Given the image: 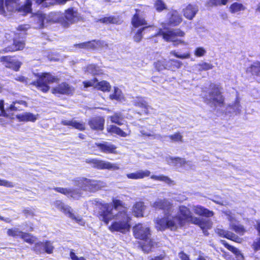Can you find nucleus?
<instances>
[{
  "label": "nucleus",
  "instance_id": "nucleus-52",
  "mask_svg": "<svg viewBox=\"0 0 260 260\" xmlns=\"http://www.w3.org/2000/svg\"><path fill=\"white\" fill-rule=\"evenodd\" d=\"M169 138L174 142H182V136L179 132H176L173 135L169 136Z\"/></svg>",
  "mask_w": 260,
  "mask_h": 260
},
{
  "label": "nucleus",
  "instance_id": "nucleus-15",
  "mask_svg": "<svg viewBox=\"0 0 260 260\" xmlns=\"http://www.w3.org/2000/svg\"><path fill=\"white\" fill-rule=\"evenodd\" d=\"M105 120L104 117L96 116L89 119L88 124L90 129L95 131H103L105 127Z\"/></svg>",
  "mask_w": 260,
  "mask_h": 260
},
{
  "label": "nucleus",
  "instance_id": "nucleus-34",
  "mask_svg": "<svg viewBox=\"0 0 260 260\" xmlns=\"http://www.w3.org/2000/svg\"><path fill=\"white\" fill-rule=\"evenodd\" d=\"M153 66L158 72L167 70V60L165 59L158 60L154 62Z\"/></svg>",
  "mask_w": 260,
  "mask_h": 260
},
{
  "label": "nucleus",
  "instance_id": "nucleus-61",
  "mask_svg": "<svg viewBox=\"0 0 260 260\" xmlns=\"http://www.w3.org/2000/svg\"><path fill=\"white\" fill-rule=\"evenodd\" d=\"M20 231H19L18 230L15 229H9L7 230V233L8 236L12 237H15L18 236V234H20Z\"/></svg>",
  "mask_w": 260,
  "mask_h": 260
},
{
  "label": "nucleus",
  "instance_id": "nucleus-37",
  "mask_svg": "<svg viewBox=\"0 0 260 260\" xmlns=\"http://www.w3.org/2000/svg\"><path fill=\"white\" fill-rule=\"evenodd\" d=\"M227 2L228 0H207L205 5L208 8H212L218 6L225 5Z\"/></svg>",
  "mask_w": 260,
  "mask_h": 260
},
{
  "label": "nucleus",
  "instance_id": "nucleus-49",
  "mask_svg": "<svg viewBox=\"0 0 260 260\" xmlns=\"http://www.w3.org/2000/svg\"><path fill=\"white\" fill-rule=\"evenodd\" d=\"M170 159L175 165L180 164L181 166H184L187 164V161L184 158L180 157H171Z\"/></svg>",
  "mask_w": 260,
  "mask_h": 260
},
{
  "label": "nucleus",
  "instance_id": "nucleus-22",
  "mask_svg": "<svg viewBox=\"0 0 260 260\" xmlns=\"http://www.w3.org/2000/svg\"><path fill=\"white\" fill-rule=\"evenodd\" d=\"M198 11L197 5L189 4L182 10V13L187 19L191 20L195 17Z\"/></svg>",
  "mask_w": 260,
  "mask_h": 260
},
{
  "label": "nucleus",
  "instance_id": "nucleus-43",
  "mask_svg": "<svg viewBox=\"0 0 260 260\" xmlns=\"http://www.w3.org/2000/svg\"><path fill=\"white\" fill-rule=\"evenodd\" d=\"M229 247V250L232 251L233 253L234 254L235 257L236 258V260H243L244 257L243 255L241 254L240 251L237 249L236 248L234 247L233 246L230 245L229 244L228 246Z\"/></svg>",
  "mask_w": 260,
  "mask_h": 260
},
{
  "label": "nucleus",
  "instance_id": "nucleus-48",
  "mask_svg": "<svg viewBox=\"0 0 260 260\" xmlns=\"http://www.w3.org/2000/svg\"><path fill=\"white\" fill-rule=\"evenodd\" d=\"M54 247L52 245L51 242L48 240H46L44 243L43 249L44 252L48 253L51 254L53 253Z\"/></svg>",
  "mask_w": 260,
  "mask_h": 260
},
{
  "label": "nucleus",
  "instance_id": "nucleus-25",
  "mask_svg": "<svg viewBox=\"0 0 260 260\" xmlns=\"http://www.w3.org/2000/svg\"><path fill=\"white\" fill-rule=\"evenodd\" d=\"M193 211L196 214L205 217H211L214 214L212 211L209 210L207 208L200 205L194 206Z\"/></svg>",
  "mask_w": 260,
  "mask_h": 260
},
{
  "label": "nucleus",
  "instance_id": "nucleus-36",
  "mask_svg": "<svg viewBox=\"0 0 260 260\" xmlns=\"http://www.w3.org/2000/svg\"><path fill=\"white\" fill-rule=\"evenodd\" d=\"M87 70L93 76L103 74V72L100 67L94 64H88L87 67Z\"/></svg>",
  "mask_w": 260,
  "mask_h": 260
},
{
  "label": "nucleus",
  "instance_id": "nucleus-60",
  "mask_svg": "<svg viewBox=\"0 0 260 260\" xmlns=\"http://www.w3.org/2000/svg\"><path fill=\"white\" fill-rule=\"evenodd\" d=\"M3 51L4 53L16 52V49H15L13 43H12L10 45L5 46L3 49Z\"/></svg>",
  "mask_w": 260,
  "mask_h": 260
},
{
  "label": "nucleus",
  "instance_id": "nucleus-19",
  "mask_svg": "<svg viewBox=\"0 0 260 260\" xmlns=\"http://www.w3.org/2000/svg\"><path fill=\"white\" fill-rule=\"evenodd\" d=\"M182 22L181 15L176 10H172L169 14L167 24L170 26L175 27L179 25Z\"/></svg>",
  "mask_w": 260,
  "mask_h": 260
},
{
  "label": "nucleus",
  "instance_id": "nucleus-50",
  "mask_svg": "<svg viewBox=\"0 0 260 260\" xmlns=\"http://www.w3.org/2000/svg\"><path fill=\"white\" fill-rule=\"evenodd\" d=\"M44 242L39 241L36 243L33 247L32 250L37 253V254H41V253H43L42 251V249L43 248Z\"/></svg>",
  "mask_w": 260,
  "mask_h": 260
},
{
  "label": "nucleus",
  "instance_id": "nucleus-59",
  "mask_svg": "<svg viewBox=\"0 0 260 260\" xmlns=\"http://www.w3.org/2000/svg\"><path fill=\"white\" fill-rule=\"evenodd\" d=\"M215 233L220 237L228 238V232L222 229L217 228Z\"/></svg>",
  "mask_w": 260,
  "mask_h": 260
},
{
  "label": "nucleus",
  "instance_id": "nucleus-11",
  "mask_svg": "<svg viewBox=\"0 0 260 260\" xmlns=\"http://www.w3.org/2000/svg\"><path fill=\"white\" fill-rule=\"evenodd\" d=\"M103 42L99 40H92L90 41L75 44L73 47L78 49H85L87 50H94L102 47Z\"/></svg>",
  "mask_w": 260,
  "mask_h": 260
},
{
  "label": "nucleus",
  "instance_id": "nucleus-12",
  "mask_svg": "<svg viewBox=\"0 0 260 260\" xmlns=\"http://www.w3.org/2000/svg\"><path fill=\"white\" fill-rule=\"evenodd\" d=\"M54 94L72 95L74 92V88L66 82H61L51 89Z\"/></svg>",
  "mask_w": 260,
  "mask_h": 260
},
{
  "label": "nucleus",
  "instance_id": "nucleus-10",
  "mask_svg": "<svg viewBox=\"0 0 260 260\" xmlns=\"http://www.w3.org/2000/svg\"><path fill=\"white\" fill-rule=\"evenodd\" d=\"M13 120V115L10 113L8 107L5 108V102L3 99L0 100V124L6 126L10 123Z\"/></svg>",
  "mask_w": 260,
  "mask_h": 260
},
{
  "label": "nucleus",
  "instance_id": "nucleus-64",
  "mask_svg": "<svg viewBox=\"0 0 260 260\" xmlns=\"http://www.w3.org/2000/svg\"><path fill=\"white\" fill-rule=\"evenodd\" d=\"M70 256L72 260H86L83 256L78 257L73 250L70 252Z\"/></svg>",
  "mask_w": 260,
  "mask_h": 260
},
{
  "label": "nucleus",
  "instance_id": "nucleus-17",
  "mask_svg": "<svg viewBox=\"0 0 260 260\" xmlns=\"http://www.w3.org/2000/svg\"><path fill=\"white\" fill-rule=\"evenodd\" d=\"M53 189L58 193L66 196L68 198L78 199L81 196V192L77 188L55 187Z\"/></svg>",
  "mask_w": 260,
  "mask_h": 260
},
{
  "label": "nucleus",
  "instance_id": "nucleus-32",
  "mask_svg": "<svg viewBox=\"0 0 260 260\" xmlns=\"http://www.w3.org/2000/svg\"><path fill=\"white\" fill-rule=\"evenodd\" d=\"M4 1L5 7L8 11L16 12L20 0H4Z\"/></svg>",
  "mask_w": 260,
  "mask_h": 260
},
{
  "label": "nucleus",
  "instance_id": "nucleus-46",
  "mask_svg": "<svg viewBox=\"0 0 260 260\" xmlns=\"http://www.w3.org/2000/svg\"><path fill=\"white\" fill-rule=\"evenodd\" d=\"M244 9L245 7L242 4L238 3H234L230 7V10L232 13H237Z\"/></svg>",
  "mask_w": 260,
  "mask_h": 260
},
{
  "label": "nucleus",
  "instance_id": "nucleus-51",
  "mask_svg": "<svg viewBox=\"0 0 260 260\" xmlns=\"http://www.w3.org/2000/svg\"><path fill=\"white\" fill-rule=\"evenodd\" d=\"M78 182L79 183L81 184L82 187L88 189L89 184L92 181L91 179H89L85 177H82L79 179Z\"/></svg>",
  "mask_w": 260,
  "mask_h": 260
},
{
  "label": "nucleus",
  "instance_id": "nucleus-5",
  "mask_svg": "<svg viewBox=\"0 0 260 260\" xmlns=\"http://www.w3.org/2000/svg\"><path fill=\"white\" fill-rule=\"evenodd\" d=\"M35 76L37 78V80L32 81L30 85L35 86L39 90L43 93L48 92L50 88L49 84L58 83L59 80L57 77L53 76L50 72L36 74Z\"/></svg>",
  "mask_w": 260,
  "mask_h": 260
},
{
  "label": "nucleus",
  "instance_id": "nucleus-55",
  "mask_svg": "<svg viewBox=\"0 0 260 260\" xmlns=\"http://www.w3.org/2000/svg\"><path fill=\"white\" fill-rule=\"evenodd\" d=\"M22 213L25 216V217H33L35 215V213L34 210L29 208H26L24 209L22 211Z\"/></svg>",
  "mask_w": 260,
  "mask_h": 260
},
{
  "label": "nucleus",
  "instance_id": "nucleus-54",
  "mask_svg": "<svg viewBox=\"0 0 260 260\" xmlns=\"http://www.w3.org/2000/svg\"><path fill=\"white\" fill-rule=\"evenodd\" d=\"M206 53V50L205 49V48H204L202 47H199L196 48L194 51V55L197 57L203 56Z\"/></svg>",
  "mask_w": 260,
  "mask_h": 260
},
{
  "label": "nucleus",
  "instance_id": "nucleus-30",
  "mask_svg": "<svg viewBox=\"0 0 260 260\" xmlns=\"http://www.w3.org/2000/svg\"><path fill=\"white\" fill-rule=\"evenodd\" d=\"M183 63L175 59H170L167 60V70L175 71L179 69L182 66Z\"/></svg>",
  "mask_w": 260,
  "mask_h": 260
},
{
  "label": "nucleus",
  "instance_id": "nucleus-24",
  "mask_svg": "<svg viewBox=\"0 0 260 260\" xmlns=\"http://www.w3.org/2000/svg\"><path fill=\"white\" fill-rule=\"evenodd\" d=\"M60 123L64 126H71L80 131H84L86 129L85 125L83 122L76 120H62L61 121Z\"/></svg>",
  "mask_w": 260,
  "mask_h": 260
},
{
  "label": "nucleus",
  "instance_id": "nucleus-28",
  "mask_svg": "<svg viewBox=\"0 0 260 260\" xmlns=\"http://www.w3.org/2000/svg\"><path fill=\"white\" fill-rule=\"evenodd\" d=\"M17 104L22 105L25 107L27 106V103L25 101L23 100H15L13 101L11 104L8 106V110L10 111V113H11L13 115V119H14V113L15 112L20 111L18 107L16 106Z\"/></svg>",
  "mask_w": 260,
  "mask_h": 260
},
{
  "label": "nucleus",
  "instance_id": "nucleus-4",
  "mask_svg": "<svg viewBox=\"0 0 260 260\" xmlns=\"http://www.w3.org/2000/svg\"><path fill=\"white\" fill-rule=\"evenodd\" d=\"M222 88L217 84H211L209 85L210 98L206 96L203 97V101L207 104L213 106L215 108L222 107L224 106V98L222 94Z\"/></svg>",
  "mask_w": 260,
  "mask_h": 260
},
{
  "label": "nucleus",
  "instance_id": "nucleus-35",
  "mask_svg": "<svg viewBox=\"0 0 260 260\" xmlns=\"http://www.w3.org/2000/svg\"><path fill=\"white\" fill-rule=\"evenodd\" d=\"M20 237L23 239L24 242L29 244L35 243L36 238L33 235L29 233L23 232H20Z\"/></svg>",
  "mask_w": 260,
  "mask_h": 260
},
{
  "label": "nucleus",
  "instance_id": "nucleus-29",
  "mask_svg": "<svg viewBox=\"0 0 260 260\" xmlns=\"http://www.w3.org/2000/svg\"><path fill=\"white\" fill-rule=\"evenodd\" d=\"M94 87L98 90H100L104 92H108L111 90V85L110 83L106 80L98 81L96 82Z\"/></svg>",
  "mask_w": 260,
  "mask_h": 260
},
{
  "label": "nucleus",
  "instance_id": "nucleus-8",
  "mask_svg": "<svg viewBox=\"0 0 260 260\" xmlns=\"http://www.w3.org/2000/svg\"><path fill=\"white\" fill-rule=\"evenodd\" d=\"M78 13L74 8H69L65 10L64 16L61 18L60 21L64 27H68L78 20Z\"/></svg>",
  "mask_w": 260,
  "mask_h": 260
},
{
  "label": "nucleus",
  "instance_id": "nucleus-39",
  "mask_svg": "<svg viewBox=\"0 0 260 260\" xmlns=\"http://www.w3.org/2000/svg\"><path fill=\"white\" fill-rule=\"evenodd\" d=\"M154 7L158 12L167 10V6L162 0H155L154 3Z\"/></svg>",
  "mask_w": 260,
  "mask_h": 260
},
{
  "label": "nucleus",
  "instance_id": "nucleus-14",
  "mask_svg": "<svg viewBox=\"0 0 260 260\" xmlns=\"http://www.w3.org/2000/svg\"><path fill=\"white\" fill-rule=\"evenodd\" d=\"M53 204L55 208L59 209L65 214L68 215L70 218L76 221L77 223H80L82 221V218L80 217H76L70 211L71 207L66 206L62 201L60 200H56L54 202Z\"/></svg>",
  "mask_w": 260,
  "mask_h": 260
},
{
  "label": "nucleus",
  "instance_id": "nucleus-58",
  "mask_svg": "<svg viewBox=\"0 0 260 260\" xmlns=\"http://www.w3.org/2000/svg\"><path fill=\"white\" fill-rule=\"evenodd\" d=\"M199 67L201 71H207L212 69L213 68V66L211 64L207 62L200 63L199 64Z\"/></svg>",
  "mask_w": 260,
  "mask_h": 260
},
{
  "label": "nucleus",
  "instance_id": "nucleus-38",
  "mask_svg": "<svg viewBox=\"0 0 260 260\" xmlns=\"http://www.w3.org/2000/svg\"><path fill=\"white\" fill-rule=\"evenodd\" d=\"M150 178L155 180V181H163L167 183L168 184L171 185L173 183V181L168 176L160 175H152L150 176Z\"/></svg>",
  "mask_w": 260,
  "mask_h": 260
},
{
  "label": "nucleus",
  "instance_id": "nucleus-16",
  "mask_svg": "<svg viewBox=\"0 0 260 260\" xmlns=\"http://www.w3.org/2000/svg\"><path fill=\"white\" fill-rule=\"evenodd\" d=\"M142 12L140 9H135V13L133 15L131 18V24L135 28L141 26H147V22L145 18L142 17Z\"/></svg>",
  "mask_w": 260,
  "mask_h": 260
},
{
  "label": "nucleus",
  "instance_id": "nucleus-6",
  "mask_svg": "<svg viewBox=\"0 0 260 260\" xmlns=\"http://www.w3.org/2000/svg\"><path fill=\"white\" fill-rule=\"evenodd\" d=\"M157 35L161 36L166 42H172L174 46L186 44V42L182 39L185 36V32L180 28L169 29L167 31L160 29Z\"/></svg>",
  "mask_w": 260,
  "mask_h": 260
},
{
  "label": "nucleus",
  "instance_id": "nucleus-26",
  "mask_svg": "<svg viewBox=\"0 0 260 260\" xmlns=\"http://www.w3.org/2000/svg\"><path fill=\"white\" fill-rule=\"evenodd\" d=\"M150 174V172L148 170H139L136 172L127 174L126 177L128 179L137 180L149 177Z\"/></svg>",
  "mask_w": 260,
  "mask_h": 260
},
{
  "label": "nucleus",
  "instance_id": "nucleus-53",
  "mask_svg": "<svg viewBox=\"0 0 260 260\" xmlns=\"http://www.w3.org/2000/svg\"><path fill=\"white\" fill-rule=\"evenodd\" d=\"M98 81L96 78H94L90 81H84L82 83L84 88H88L92 86H94L95 83Z\"/></svg>",
  "mask_w": 260,
  "mask_h": 260
},
{
  "label": "nucleus",
  "instance_id": "nucleus-23",
  "mask_svg": "<svg viewBox=\"0 0 260 260\" xmlns=\"http://www.w3.org/2000/svg\"><path fill=\"white\" fill-rule=\"evenodd\" d=\"M100 151L105 153H116V146L107 142L95 143Z\"/></svg>",
  "mask_w": 260,
  "mask_h": 260
},
{
  "label": "nucleus",
  "instance_id": "nucleus-40",
  "mask_svg": "<svg viewBox=\"0 0 260 260\" xmlns=\"http://www.w3.org/2000/svg\"><path fill=\"white\" fill-rule=\"evenodd\" d=\"M251 72L252 75L260 78V62H255L253 63L248 70Z\"/></svg>",
  "mask_w": 260,
  "mask_h": 260
},
{
  "label": "nucleus",
  "instance_id": "nucleus-62",
  "mask_svg": "<svg viewBox=\"0 0 260 260\" xmlns=\"http://www.w3.org/2000/svg\"><path fill=\"white\" fill-rule=\"evenodd\" d=\"M14 80L27 85L28 79L25 76L19 75L14 78Z\"/></svg>",
  "mask_w": 260,
  "mask_h": 260
},
{
  "label": "nucleus",
  "instance_id": "nucleus-57",
  "mask_svg": "<svg viewBox=\"0 0 260 260\" xmlns=\"http://www.w3.org/2000/svg\"><path fill=\"white\" fill-rule=\"evenodd\" d=\"M201 219L193 216L191 214L188 220V222L187 223H192L199 226Z\"/></svg>",
  "mask_w": 260,
  "mask_h": 260
},
{
  "label": "nucleus",
  "instance_id": "nucleus-63",
  "mask_svg": "<svg viewBox=\"0 0 260 260\" xmlns=\"http://www.w3.org/2000/svg\"><path fill=\"white\" fill-rule=\"evenodd\" d=\"M0 186L12 188L14 186V184L12 182L6 180L0 179Z\"/></svg>",
  "mask_w": 260,
  "mask_h": 260
},
{
  "label": "nucleus",
  "instance_id": "nucleus-56",
  "mask_svg": "<svg viewBox=\"0 0 260 260\" xmlns=\"http://www.w3.org/2000/svg\"><path fill=\"white\" fill-rule=\"evenodd\" d=\"M25 122L30 121L34 122L37 120V117L31 113H25Z\"/></svg>",
  "mask_w": 260,
  "mask_h": 260
},
{
  "label": "nucleus",
  "instance_id": "nucleus-45",
  "mask_svg": "<svg viewBox=\"0 0 260 260\" xmlns=\"http://www.w3.org/2000/svg\"><path fill=\"white\" fill-rule=\"evenodd\" d=\"M148 26L142 27L136 31L133 37L134 40L136 42H140L142 40L143 38V31Z\"/></svg>",
  "mask_w": 260,
  "mask_h": 260
},
{
  "label": "nucleus",
  "instance_id": "nucleus-42",
  "mask_svg": "<svg viewBox=\"0 0 260 260\" xmlns=\"http://www.w3.org/2000/svg\"><path fill=\"white\" fill-rule=\"evenodd\" d=\"M230 110H232L233 113H235L236 114L239 113L240 112L241 106L239 104V99L237 95L236 97V101L235 104L231 106H229V113L232 112V111H230Z\"/></svg>",
  "mask_w": 260,
  "mask_h": 260
},
{
  "label": "nucleus",
  "instance_id": "nucleus-21",
  "mask_svg": "<svg viewBox=\"0 0 260 260\" xmlns=\"http://www.w3.org/2000/svg\"><path fill=\"white\" fill-rule=\"evenodd\" d=\"M236 217L235 214H232L231 213H229V223L230 226L237 233L243 235L245 232V230L243 226L239 224V222L236 220Z\"/></svg>",
  "mask_w": 260,
  "mask_h": 260
},
{
  "label": "nucleus",
  "instance_id": "nucleus-1",
  "mask_svg": "<svg viewBox=\"0 0 260 260\" xmlns=\"http://www.w3.org/2000/svg\"><path fill=\"white\" fill-rule=\"evenodd\" d=\"M99 206V211L95 212L94 215L103 221L105 224H108L109 222L115 219L109 226L108 229L112 232H118L125 233L129 231L132 217L127 212V208L125 204L121 200L116 198L112 199V206L113 209L118 210L121 209L115 215L113 214L112 209L110 208V204L108 203L97 202Z\"/></svg>",
  "mask_w": 260,
  "mask_h": 260
},
{
  "label": "nucleus",
  "instance_id": "nucleus-33",
  "mask_svg": "<svg viewBox=\"0 0 260 260\" xmlns=\"http://www.w3.org/2000/svg\"><path fill=\"white\" fill-rule=\"evenodd\" d=\"M212 222L210 219H201L199 227L203 230L205 235H207V231L212 228Z\"/></svg>",
  "mask_w": 260,
  "mask_h": 260
},
{
  "label": "nucleus",
  "instance_id": "nucleus-31",
  "mask_svg": "<svg viewBox=\"0 0 260 260\" xmlns=\"http://www.w3.org/2000/svg\"><path fill=\"white\" fill-rule=\"evenodd\" d=\"M107 132L112 134H116L121 137H125L127 135L121 128L115 125H110L107 128Z\"/></svg>",
  "mask_w": 260,
  "mask_h": 260
},
{
  "label": "nucleus",
  "instance_id": "nucleus-2",
  "mask_svg": "<svg viewBox=\"0 0 260 260\" xmlns=\"http://www.w3.org/2000/svg\"><path fill=\"white\" fill-rule=\"evenodd\" d=\"M191 213L189 209L185 206L179 207L177 215L170 217L169 216L159 218L156 220V228L157 230L164 231L167 229L171 231H176L178 226H184L188 220Z\"/></svg>",
  "mask_w": 260,
  "mask_h": 260
},
{
  "label": "nucleus",
  "instance_id": "nucleus-20",
  "mask_svg": "<svg viewBox=\"0 0 260 260\" xmlns=\"http://www.w3.org/2000/svg\"><path fill=\"white\" fill-rule=\"evenodd\" d=\"M146 209L145 203L142 201H137L133 205L132 212L137 218L144 217V213Z\"/></svg>",
  "mask_w": 260,
  "mask_h": 260
},
{
  "label": "nucleus",
  "instance_id": "nucleus-18",
  "mask_svg": "<svg viewBox=\"0 0 260 260\" xmlns=\"http://www.w3.org/2000/svg\"><path fill=\"white\" fill-rule=\"evenodd\" d=\"M152 207L156 210H162L164 212L169 213L172 211L173 204L167 199H160L154 202Z\"/></svg>",
  "mask_w": 260,
  "mask_h": 260
},
{
  "label": "nucleus",
  "instance_id": "nucleus-44",
  "mask_svg": "<svg viewBox=\"0 0 260 260\" xmlns=\"http://www.w3.org/2000/svg\"><path fill=\"white\" fill-rule=\"evenodd\" d=\"M13 43L15 49H16V51L22 50L25 46V43L24 41L14 39Z\"/></svg>",
  "mask_w": 260,
  "mask_h": 260
},
{
  "label": "nucleus",
  "instance_id": "nucleus-9",
  "mask_svg": "<svg viewBox=\"0 0 260 260\" xmlns=\"http://www.w3.org/2000/svg\"><path fill=\"white\" fill-rule=\"evenodd\" d=\"M133 105L136 107L140 108V110L136 111L135 113L139 115L148 116L150 114V110L153 108L149 105L145 98L141 96H138L134 101Z\"/></svg>",
  "mask_w": 260,
  "mask_h": 260
},
{
  "label": "nucleus",
  "instance_id": "nucleus-41",
  "mask_svg": "<svg viewBox=\"0 0 260 260\" xmlns=\"http://www.w3.org/2000/svg\"><path fill=\"white\" fill-rule=\"evenodd\" d=\"M91 181L89 184L88 189L91 191L98 190L101 188L102 182L101 181L91 180Z\"/></svg>",
  "mask_w": 260,
  "mask_h": 260
},
{
  "label": "nucleus",
  "instance_id": "nucleus-13",
  "mask_svg": "<svg viewBox=\"0 0 260 260\" xmlns=\"http://www.w3.org/2000/svg\"><path fill=\"white\" fill-rule=\"evenodd\" d=\"M13 56L10 55L3 56L1 61L5 64L6 68L11 69L15 72L19 71L22 63L18 60L13 59Z\"/></svg>",
  "mask_w": 260,
  "mask_h": 260
},
{
  "label": "nucleus",
  "instance_id": "nucleus-3",
  "mask_svg": "<svg viewBox=\"0 0 260 260\" xmlns=\"http://www.w3.org/2000/svg\"><path fill=\"white\" fill-rule=\"evenodd\" d=\"M134 237L141 241L139 245L145 253H149L154 247L155 242L151 238L150 228L142 223L136 224L133 228Z\"/></svg>",
  "mask_w": 260,
  "mask_h": 260
},
{
  "label": "nucleus",
  "instance_id": "nucleus-47",
  "mask_svg": "<svg viewBox=\"0 0 260 260\" xmlns=\"http://www.w3.org/2000/svg\"><path fill=\"white\" fill-rule=\"evenodd\" d=\"M170 54L174 56V57H176L180 59H187L190 58V54L189 52L181 54H179L175 50H172L171 51Z\"/></svg>",
  "mask_w": 260,
  "mask_h": 260
},
{
  "label": "nucleus",
  "instance_id": "nucleus-27",
  "mask_svg": "<svg viewBox=\"0 0 260 260\" xmlns=\"http://www.w3.org/2000/svg\"><path fill=\"white\" fill-rule=\"evenodd\" d=\"M109 118L112 123L120 126L125 122L124 115L120 112H115L112 115L110 116Z\"/></svg>",
  "mask_w": 260,
  "mask_h": 260
},
{
  "label": "nucleus",
  "instance_id": "nucleus-7",
  "mask_svg": "<svg viewBox=\"0 0 260 260\" xmlns=\"http://www.w3.org/2000/svg\"><path fill=\"white\" fill-rule=\"evenodd\" d=\"M85 162L90 165L92 168L98 170L116 171L120 169V167L117 164H113L111 162L98 158L86 159Z\"/></svg>",
  "mask_w": 260,
  "mask_h": 260
}]
</instances>
